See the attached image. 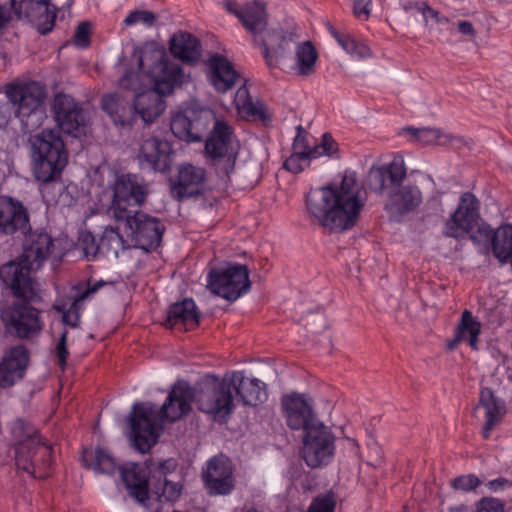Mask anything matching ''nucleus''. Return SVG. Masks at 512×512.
Instances as JSON below:
<instances>
[{"instance_id":"c03bdc74","label":"nucleus","mask_w":512,"mask_h":512,"mask_svg":"<svg viewBox=\"0 0 512 512\" xmlns=\"http://www.w3.org/2000/svg\"><path fill=\"white\" fill-rule=\"evenodd\" d=\"M11 434L17 443L42 444L38 429L23 418L15 419L11 424Z\"/></svg>"},{"instance_id":"c9c22d12","label":"nucleus","mask_w":512,"mask_h":512,"mask_svg":"<svg viewBox=\"0 0 512 512\" xmlns=\"http://www.w3.org/2000/svg\"><path fill=\"white\" fill-rule=\"evenodd\" d=\"M481 332V323L473 316L469 310H464L461 319L457 324L454 336L447 341V348L454 350L462 342H467L471 350H478L479 335Z\"/></svg>"},{"instance_id":"b1692460","label":"nucleus","mask_w":512,"mask_h":512,"mask_svg":"<svg viewBox=\"0 0 512 512\" xmlns=\"http://www.w3.org/2000/svg\"><path fill=\"white\" fill-rule=\"evenodd\" d=\"M207 121L206 112L187 108L172 117L170 130L179 140L187 143L200 142L207 128Z\"/></svg>"},{"instance_id":"dca6fc26","label":"nucleus","mask_w":512,"mask_h":512,"mask_svg":"<svg viewBox=\"0 0 512 512\" xmlns=\"http://www.w3.org/2000/svg\"><path fill=\"white\" fill-rule=\"evenodd\" d=\"M170 193L177 201L204 196L207 193V172L204 168L182 164L177 175L170 178Z\"/></svg>"},{"instance_id":"f257e3e1","label":"nucleus","mask_w":512,"mask_h":512,"mask_svg":"<svg viewBox=\"0 0 512 512\" xmlns=\"http://www.w3.org/2000/svg\"><path fill=\"white\" fill-rule=\"evenodd\" d=\"M365 206L354 174L345 173L339 183L311 188L305 196L309 222L329 234L352 230Z\"/></svg>"},{"instance_id":"58836bf2","label":"nucleus","mask_w":512,"mask_h":512,"mask_svg":"<svg viewBox=\"0 0 512 512\" xmlns=\"http://www.w3.org/2000/svg\"><path fill=\"white\" fill-rule=\"evenodd\" d=\"M29 364V354H6L0 362V387L10 388L21 380Z\"/></svg>"},{"instance_id":"5701e85b","label":"nucleus","mask_w":512,"mask_h":512,"mask_svg":"<svg viewBox=\"0 0 512 512\" xmlns=\"http://www.w3.org/2000/svg\"><path fill=\"white\" fill-rule=\"evenodd\" d=\"M202 479L211 496L228 495L234 489L233 469L228 458L215 456L207 462Z\"/></svg>"},{"instance_id":"a211bd4d","label":"nucleus","mask_w":512,"mask_h":512,"mask_svg":"<svg viewBox=\"0 0 512 512\" xmlns=\"http://www.w3.org/2000/svg\"><path fill=\"white\" fill-rule=\"evenodd\" d=\"M52 111L60 129L74 137L78 136L86 127V112L82 104L71 95L59 92L55 94Z\"/></svg>"},{"instance_id":"0e129e2a","label":"nucleus","mask_w":512,"mask_h":512,"mask_svg":"<svg viewBox=\"0 0 512 512\" xmlns=\"http://www.w3.org/2000/svg\"><path fill=\"white\" fill-rule=\"evenodd\" d=\"M414 7L423 15L424 21L427 24L428 16L433 12L432 8L427 2H414Z\"/></svg>"},{"instance_id":"69168bd1","label":"nucleus","mask_w":512,"mask_h":512,"mask_svg":"<svg viewBox=\"0 0 512 512\" xmlns=\"http://www.w3.org/2000/svg\"><path fill=\"white\" fill-rule=\"evenodd\" d=\"M224 6L229 13L235 15L237 18L243 11V7L239 8L235 1L227 0L225 1Z\"/></svg>"},{"instance_id":"a878e982","label":"nucleus","mask_w":512,"mask_h":512,"mask_svg":"<svg viewBox=\"0 0 512 512\" xmlns=\"http://www.w3.org/2000/svg\"><path fill=\"white\" fill-rule=\"evenodd\" d=\"M407 174L402 158H394L390 163L384 165H373L367 175L369 188L377 193L383 194L401 185Z\"/></svg>"},{"instance_id":"ea45409f","label":"nucleus","mask_w":512,"mask_h":512,"mask_svg":"<svg viewBox=\"0 0 512 512\" xmlns=\"http://www.w3.org/2000/svg\"><path fill=\"white\" fill-rule=\"evenodd\" d=\"M39 444L16 443L15 444V464L19 470H22L34 479H44L48 476L46 472L37 473L36 466L38 462Z\"/></svg>"},{"instance_id":"423d86ee","label":"nucleus","mask_w":512,"mask_h":512,"mask_svg":"<svg viewBox=\"0 0 512 512\" xmlns=\"http://www.w3.org/2000/svg\"><path fill=\"white\" fill-rule=\"evenodd\" d=\"M197 408L212 415L215 421H226L235 409L230 376L220 379L205 375L194 386Z\"/></svg>"},{"instance_id":"aec40b11","label":"nucleus","mask_w":512,"mask_h":512,"mask_svg":"<svg viewBox=\"0 0 512 512\" xmlns=\"http://www.w3.org/2000/svg\"><path fill=\"white\" fill-rule=\"evenodd\" d=\"M232 136L233 128L223 120H216L205 142V151L212 160H226L227 175L233 170L238 155Z\"/></svg>"},{"instance_id":"2eb2a0df","label":"nucleus","mask_w":512,"mask_h":512,"mask_svg":"<svg viewBox=\"0 0 512 512\" xmlns=\"http://www.w3.org/2000/svg\"><path fill=\"white\" fill-rule=\"evenodd\" d=\"M174 158L172 144L155 135L143 139L137 153V160L142 168L162 174L171 170Z\"/></svg>"},{"instance_id":"f03ea898","label":"nucleus","mask_w":512,"mask_h":512,"mask_svg":"<svg viewBox=\"0 0 512 512\" xmlns=\"http://www.w3.org/2000/svg\"><path fill=\"white\" fill-rule=\"evenodd\" d=\"M192 402L196 404L194 387L178 381L159 409L152 402L135 403L130 414L132 447L143 454L149 452L157 443L164 422L180 420L191 411Z\"/></svg>"},{"instance_id":"c85d7f7f","label":"nucleus","mask_w":512,"mask_h":512,"mask_svg":"<svg viewBox=\"0 0 512 512\" xmlns=\"http://www.w3.org/2000/svg\"><path fill=\"white\" fill-rule=\"evenodd\" d=\"M108 284L110 283L104 280L92 282L91 279H88L86 282H78L77 284L73 285L72 291L75 292V294L72 297L73 301L69 308L65 309L62 306L55 307L57 311L62 313L63 322L72 328L77 327L80 322L82 302L86 299H89L102 287Z\"/></svg>"},{"instance_id":"e433bc0d","label":"nucleus","mask_w":512,"mask_h":512,"mask_svg":"<svg viewBox=\"0 0 512 512\" xmlns=\"http://www.w3.org/2000/svg\"><path fill=\"white\" fill-rule=\"evenodd\" d=\"M238 19L243 27L252 35L253 42L257 44V38H262L268 26V14L266 7L259 1H253L243 7V11L238 15Z\"/></svg>"},{"instance_id":"9d476101","label":"nucleus","mask_w":512,"mask_h":512,"mask_svg":"<svg viewBox=\"0 0 512 512\" xmlns=\"http://www.w3.org/2000/svg\"><path fill=\"white\" fill-rule=\"evenodd\" d=\"M207 287L213 294L233 302L250 288L248 268L238 263L212 268L207 275Z\"/></svg>"},{"instance_id":"72a5a7b5","label":"nucleus","mask_w":512,"mask_h":512,"mask_svg":"<svg viewBox=\"0 0 512 512\" xmlns=\"http://www.w3.org/2000/svg\"><path fill=\"white\" fill-rule=\"evenodd\" d=\"M479 407L485 410V423L482 429V436L484 439H488L493 428L501 421L506 413L505 403L495 395L491 388L483 387L480 390L479 402L475 411Z\"/></svg>"},{"instance_id":"f3484780","label":"nucleus","mask_w":512,"mask_h":512,"mask_svg":"<svg viewBox=\"0 0 512 512\" xmlns=\"http://www.w3.org/2000/svg\"><path fill=\"white\" fill-rule=\"evenodd\" d=\"M298 35L283 28H271L262 38H257L256 46L262 48L263 58L269 68H275L280 61L291 56L293 46L298 44Z\"/></svg>"},{"instance_id":"49530a36","label":"nucleus","mask_w":512,"mask_h":512,"mask_svg":"<svg viewBox=\"0 0 512 512\" xmlns=\"http://www.w3.org/2000/svg\"><path fill=\"white\" fill-rule=\"evenodd\" d=\"M405 131H407L417 141L426 145L437 143L444 135L442 130L438 128L407 127Z\"/></svg>"},{"instance_id":"bb28decb","label":"nucleus","mask_w":512,"mask_h":512,"mask_svg":"<svg viewBox=\"0 0 512 512\" xmlns=\"http://www.w3.org/2000/svg\"><path fill=\"white\" fill-rule=\"evenodd\" d=\"M422 203V193L417 185H400L388 193L384 210L395 219L415 211Z\"/></svg>"},{"instance_id":"6e6552de","label":"nucleus","mask_w":512,"mask_h":512,"mask_svg":"<svg viewBox=\"0 0 512 512\" xmlns=\"http://www.w3.org/2000/svg\"><path fill=\"white\" fill-rule=\"evenodd\" d=\"M112 191L110 210L116 219H123L134 211L131 208H139L146 202L149 185L138 174H120L115 178Z\"/></svg>"},{"instance_id":"cd10ccee","label":"nucleus","mask_w":512,"mask_h":512,"mask_svg":"<svg viewBox=\"0 0 512 512\" xmlns=\"http://www.w3.org/2000/svg\"><path fill=\"white\" fill-rule=\"evenodd\" d=\"M150 466L140 463H126L119 467L121 479L124 482L129 494L138 502L144 503L149 498L151 487Z\"/></svg>"},{"instance_id":"de8ad7c7","label":"nucleus","mask_w":512,"mask_h":512,"mask_svg":"<svg viewBox=\"0 0 512 512\" xmlns=\"http://www.w3.org/2000/svg\"><path fill=\"white\" fill-rule=\"evenodd\" d=\"M78 245L88 260L94 259L102 247L101 242L97 243L95 236L90 231H84L80 234Z\"/></svg>"},{"instance_id":"f704fd0d","label":"nucleus","mask_w":512,"mask_h":512,"mask_svg":"<svg viewBox=\"0 0 512 512\" xmlns=\"http://www.w3.org/2000/svg\"><path fill=\"white\" fill-rule=\"evenodd\" d=\"M171 54L185 64H196L201 58L202 46L200 40L186 31H179L170 38Z\"/></svg>"},{"instance_id":"4468645a","label":"nucleus","mask_w":512,"mask_h":512,"mask_svg":"<svg viewBox=\"0 0 512 512\" xmlns=\"http://www.w3.org/2000/svg\"><path fill=\"white\" fill-rule=\"evenodd\" d=\"M38 301L15 300L1 312L2 319L19 338H29L43 328L41 311L33 306Z\"/></svg>"},{"instance_id":"473e14b6","label":"nucleus","mask_w":512,"mask_h":512,"mask_svg":"<svg viewBox=\"0 0 512 512\" xmlns=\"http://www.w3.org/2000/svg\"><path fill=\"white\" fill-rule=\"evenodd\" d=\"M101 108L109 116L114 125L131 128L135 123L133 103L119 93L105 94L101 98Z\"/></svg>"},{"instance_id":"412c9836","label":"nucleus","mask_w":512,"mask_h":512,"mask_svg":"<svg viewBox=\"0 0 512 512\" xmlns=\"http://www.w3.org/2000/svg\"><path fill=\"white\" fill-rule=\"evenodd\" d=\"M178 468V461L174 458L164 459L149 469L151 476L150 490L159 501L175 502L179 499L183 485L180 481L169 478Z\"/></svg>"},{"instance_id":"3c124183","label":"nucleus","mask_w":512,"mask_h":512,"mask_svg":"<svg viewBox=\"0 0 512 512\" xmlns=\"http://www.w3.org/2000/svg\"><path fill=\"white\" fill-rule=\"evenodd\" d=\"M336 503L332 494H324L314 498L308 512H334Z\"/></svg>"},{"instance_id":"79ce46f5","label":"nucleus","mask_w":512,"mask_h":512,"mask_svg":"<svg viewBox=\"0 0 512 512\" xmlns=\"http://www.w3.org/2000/svg\"><path fill=\"white\" fill-rule=\"evenodd\" d=\"M318 52L311 41L298 43L295 47V69L299 76H309L315 72Z\"/></svg>"},{"instance_id":"4be33fe9","label":"nucleus","mask_w":512,"mask_h":512,"mask_svg":"<svg viewBox=\"0 0 512 512\" xmlns=\"http://www.w3.org/2000/svg\"><path fill=\"white\" fill-rule=\"evenodd\" d=\"M30 215L22 201L8 195L0 196V234L26 235L30 231Z\"/></svg>"},{"instance_id":"ddd939ff","label":"nucleus","mask_w":512,"mask_h":512,"mask_svg":"<svg viewBox=\"0 0 512 512\" xmlns=\"http://www.w3.org/2000/svg\"><path fill=\"white\" fill-rule=\"evenodd\" d=\"M126 227L130 230L136 247L150 252L156 250L162 241L165 231L164 224L156 217L139 210H134L123 217Z\"/></svg>"},{"instance_id":"774afa93","label":"nucleus","mask_w":512,"mask_h":512,"mask_svg":"<svg viewBox=\"0 0 512 512\" xmlns=\"http://www.w3.org/2000/svg\"><path fill=\"white\" fill-rule=\"evenodd\" d=\"M66 335L67 333L64 332L61 334L59 341L57 343L55 352L61 353V352H67V346H66Z\"/></svg>"},{"instance_id":"9b49d317","label":"nucleus","mask_w":512,"mask_h":512,"mask_svg":"<svg viewBox=\"0 0 512 512\" xmlns=\"http://www.w3.org/2000/svg\"><path fill=\"white\" fill-rule=\"evenodd\" d=\"M334 451L335 436L322 422L304 432L301 456L307 466L318 468L329 464Z\"/></svg>"},{"instance_id":"338daca9","label":"nucleus","mask_w":512,"mask_h":512,"mask_svg":"<svg viewBox=\"0 0 512 512\" xmlns=\"http://www.w3.org/2000/svg\"><path fill=\"white\" fill-rule=\"evenodd\" d=\"M437 24L445 25L449 23V19L446 16L441 15L437 10H433L429 15Z\"/></svg>"},{"instance_id":"6ab92c4d","label":"nucleus","mask_w":512,"mask_h":512,"mask_svg":"<svg viewBox=\"0 0 512 512\" xmlns=\"http://www.w3.org/2000/svg\"><path fill=\"white\" fill-rule=\"evenodd\" d=\"M11 8L18 19L35 24L42 35L54 28L58 8L50 0H11Z\"/></svg>"},{"instance_id":"20e7f679","label":"nucleus","mask_w":512,"mask_h":512,"mask_svg":"<svg viewBox=\"0 0 512 512\" xmlns=\"http://www.w3.org/2000/svg\"><path fill=\"white\" fill-rule=\"evenodd\" d=\"M34 178L43 184L60 180L68 151L59 130L44 129L29 138Z\"/></svg>"},{"instance_id":"1a4fd4ad","label":"nucleus","mask_w":512,"mask_h":512,"mask_svg":"<svg viewBox=\"0 0 512 512\" xmlns=\"http://www.w3.org/2000/svg\"><path fill=\"white\" fill-rule=\"evenodd\" d=\"M322 155L338 159L340 157L338 143L333 139L331 134L327 132L322 135L320 143L310 147L307 136L302 126L299 125L292 144V153L284 161L283 167L297 174L302 172L305 167L309 166L311 159H316Z\"/></svg>"},{"instance_id":"39448f33","label":"nucleus","mask_w":512,"mask_h":512,"mask_svg":"<svg viewBox=\"0 0 512 512\" xmlns=\"http://www.w3.org/2000/svg\"><path fill=\"white\" fill-rule=\"evenodd\" d=\"M4 93L11 102L23 133H31L44 123L47 118V89L43 83L34 80L9 82L4 86Z\"/></svg>"},{"instance_id":"a19ab883","label":"nucleus","mask_w":512,"mask_h":512,"mask_svg":"<svg viewBox=\"0 0 512 512\" xmlns=\"http://www.w3.org/2000/svg\"><path fill=\"white\" fill-rule=\"evenodd\" d=\"M82 462L85 467L108 475H113L118 469L114 457L101 447L95 450H85L82 455Z\"/></svg>"},{"instance_id":"8fccbe9b","label":"nucleus","mask_w":512,"mask_h":512,"mask_svg":"<svg viewBox=\"0 0 512 512\" xmlns=\"http://www.w3.org/2000/svg\"><path fill=\"white\" fill-rule=\"evenodd\" d=\"M480 479L474 474H466L455 477L451 480V487L455 490H462L465 492L472 491L480 486Z\"/></svg>"},{"instance_id":"4c0bfd02","label":"nucleus","mask_w":512,"mask_h":512,"mask_svg":"<svg viewBox=\"0 0 512 512\" xmlns=\"http://www.w3.org/2000/svg\"><path fill=\"white\" fill-rule=\"evenodd\" d=\"M208 62L211 68L210 81L214 88L220 93L230 90L239 77L232 63L218 53L212 55Z\"/></svg>"},{"instance_id":"7c9ffc66","label":"nucleus","mask_w":512,"mask_h":512,"mask_svg":"<svg viewBox=\"0 0 512 512\" xmlns=\"http://www.w3.org/2000/svg\"><path fill=\"white\" fill-rule=\"evenodd\" d=\"M200 312L192 298H184L171 304L164 325L178 331H189L199 326Z\"/></svg>"},{"instance_id":"2f4dec72","label":"nucleus","mask_w":512,"mask_h":512,"mask_svg":"<svg viewBox=\"0 0 512 512\" xmlns=\"http://www.w3.org/2000/svg\"><path fill=\"white\" fill-rule=\"evenodd\" d=\"M23 252L20 256L30 261L39 269L49 259L54 247V240L44 230L28 231Z\"/></svg>"},{"instance_id":"7ed1b4c3","label":"nucleus","mask_w":512,"mask_h":512,"mask_svg":"<svg viewBox=\"0 0 512 512\" xmlns=\"http://www.w3.org/2000/svg\"><path fill=\"white\" fill-rule=\"evenodd\" d=\"M138 66L150 79L153 89L135 95V121L140 118L149 125L165 111L163 97L171 94L175 86L181 84L183 71L179 64L168 59L164 49L153 46H146L141 51Z\"/></svg>"},{"instance_id":"052dcab7","label":"nucleus","mask_w":512,"mask_h":512,"mask_svg":"<svg viewBox=\"0 0 512 512\" xmlns=\"http://www.w3.org/2000/svg\"><path fill=\"white\" fill-rule=\"evenodd\" d=\"M511 485V482L504 477H499L497 479L490 480L486 483V486L492 492L504 490L506 487H510Z\"/></svg>"},{"instance_id":"5fc2aeb1","label":"nucleus","mask_w":512,"mask_h":512,"mask_svg":"<svg viewBox=\"0 0 512 512\" xmlns=\"http://www.w3.org/2000/svg\"><path fill=\"white\" fill-rule=\"evenodd\" d=\"M52 448L47 445L44 441L38 446V456L36 460L38 466H36L37 473L46 472L45 469L51 465L52 462Z\"/></svg>"},{"instance_id":"bf43d9fd","label":"nucleus","mask_w":512,"mask_h":512,"mask_svg":"<svg viewBox=\"0 0 512 512\" xmlns=\"http://www.w3.org/2000/svg\"><path fill=\"white\" fill-rule=\"evenodd\" d=\"M137 81V75L134 72H126L120 79H119V86L126 90H135L136 86L134 85V82Z\"/></svg>"},{"instance_id":"6e6d98bb","label":"nucleus","mask_w":512,"mask_h":512,"mask_svg":"<svg viewBox=\"0 0 512 512\" xmlns=\"http://www.w3.org/2000/svg\"><path fill=\"white\" fill-rule=\"evenodd\" d=\"M122 241L123 237L118 228H114L112 226L106 227L100 238L102 247H107V249H110L112 242L121 243Z\"/></svg>"},{"instance_id":"393cba45","label":"nucleus","mask_w":512,"mask_h":512,"mask_svg":"<svg viewBox=\"0 0 512 512\" xmlns=\"http://www.w3.org/2000/svg\"><path fill=\"white\" fill-rule=\"evenodd\" d=\"M281 406L287 425L292 430L302 429L305 432L321 423L316 417L312 405L301 394L292 392L283 395Z\"/></svg>"},{"instance_id":"f8f14e48","label":"nucleus","mask_w":512,"mask_h":512,"mask_svg":"<svg viewBox=\"0 0 512 512\" xmlns=\"http://www.w3.org/2000/svg\"><path fill=\"white\" fill-rule=\"evenodd\" d=\"M480 201L471 192L461 194L456 210L444 224L443 234L456 240L463 239L467 234H473L474 228L481 225Z\"/></svg>"},{"instance_id":"e2e57ef3","label":"nucleus","mask_w":512,"mask_h":512,"mask_svg":"<svg viewBox=\"0 0 512 512\" xmlns=\"http://www.w3.org/2000/svg\"><path fill=\"white\" fill-rule=\"evenodd\" d=\"M457 27H458V31L463 35H467L470 37L476 36V31L474 29L473 24L470 21H466V20L459 21L457 24Z\"/></svg>"},{"instance_id":"37998d69","label":"nucleus","mask_w":512,"mask_h":512,"mask_svg":"<svg viewBox=\"0 0 512 512\" xmlns=\"http://www.w3.org/2000/svg\"><path fill=\"white\" fill-rule=\"evenodd\" d=\"M234 103L240 111L249 117L259 119L263 122L270 120V116L266 112L265 104L262 102L254 103L245 85L241 86L236 91Z\"/></svg>"},{"instance_id":"864d4df0","label":"nucleus","mask_w":512,"mask_h":512,"mask_svg":"<svg viewBox=\"0 0 512 512\" xmlns=\"http://www.w3.org/2000/svg\"><path fill=\"white\" fill-rule=\"evenodd\" d=\"M474 512H505V506L500 499L483 497L476 503Z\"/></svg>"},{"instance_id":"680f3d73","label":"nucleus","mask_w":512,"mask_h":512,"mask_svg":"<svg viewBox=\"0 0 512 512\" xmlns=\"http://www.w3.org/2000/svg\"><path fill=\"white\" fill-rule=\"evenodd\" d=\"M11 20V11L6 6L0 5V35L8 28Z\"/></svg>"},{"instance_id":"603ef678","label":"nucleus","mask_w":512,"mask_h":512,"mask_svg":"<svg viewBox=\"0 0 512 512\" xmlns=\"http://www.w3.org/2000/svg\"><path fill=\"white\" fill-rule=\"evenodd\" d=\"M91 42V25L89 22H81L75 31L73 43L79 48H87Z\"/></svg>"},{"instance_id":"4d7b16f0","label":"nucleus","mask_w":512,"mask_h":512,"mask_svg":"<svg viewBox=\"0 0 512 512\" xmlns=\"http://www.w3.org/2000/svg\"><path fill=\"white\" fill-rule=\"evenodd\" d=\"M352 2L354 16L367 20L370 16L372 0H352Z\"/></svg>"},{"instance_id":"0eeeda50","label":"nucleus","mask_w":512,"mask_h":512,"mask_svg":"<svg viewBox=\"0 0 512 512\" xmlns=\"http://www.w3.org/2000/svg\"><path fill=\"white\" fill-rule=\"evenodd\" d=\"M35 265L22 256L0 265L3 292L15 300L40 301L39 285L32 276Z\"/></svg>"},{"instance_id":"a18cd8bd","label":"nucleus","mask_w":512,"mask_h":512,"mask_svg":"<svg viewBox=\"0 0 512 512\" xmlns=\"http://www.w3.org/2000/svg\"><path fill=\"white\" fill-rule=\"evenodd\" d=\"M331 34L338 44L350 55L359 59H365L371 56V50L367 44L357 41L350 34L338 32L334 28L330 29Z\"/></svg>"},{"instance_id":"13d9d810","label":"nucleus","mask_w":512,"mask_h":512,"mask_svg":"<svg viewBox=\"0 0 512 512\" xmlns=\"http://www.w3.org/2000/svg\"><path fill=\"white\" fill-rule=\"evenodd\" d=\"M13 114L14 109L10 100L6 96L0 98V128H5L8 125Z\"/></svg>"},{"instance_id":"09e8293b","label":"nucleus","mask_w":512,"mask_h":512,"mask_svg":"<svg viewBox=\"0 0 512 512\" xmlns=\"http://www.w3.org/2000/svg\"><path fill=\"white\" fill-rule=\"evenodd\" d=\"M157 20V15L147 10H134L131 11L124 19L126 26L134 25L138 22L143 23L147 27H152Z\"/></svg>"},{"instance_id":"c756f323","label":"nucleus","mask_w":512,"mask_h":512,"mask_svg":"<svg viewBox=\"0 0 512 512\" xmlns=\"http://www.w3.org/2000/svg\"><path fill=\"white\" fill-rule=\"evenodd\" d=\"M232 390L236 398L246 406H257L267 398L266 384L256 378L245 377L244 372L235 371L230 375Z\"/></svg>"}]
</instances>
